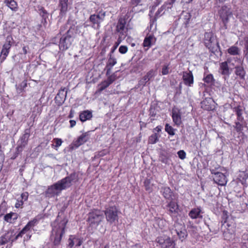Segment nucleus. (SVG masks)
I'll return each instance as SVG.
<instances>
[{
    "label": "nucleus",
    "mask_w": 248,
    "mask_h": 248,
    "mask_svg": "<svg viewBox=\"0 0 248 248\" xmlns=\"http://www.w3.org/2000/svg\"><path fill=\"white\" fill-rule=\"evenodd\" d=\"M29 134L27 133H25L21 138V140L22 141L21 146H25L28 142L29 138Z\"/></svg>",
    "instance_id": "e433bc0d"
},
{
    "label": "nucleus",
    "mask_w": 248,
    "mask_h": 248,
    "mask_svg": "<svg viewBox=\"0 0 248 248\" xmlns=\"http://www.w3.org/2000/svg\"><path fill=\"white\" fill-rule=\"evenodd\" d=\"M12 232H7L4 235L0 237V244L4 245L11 240V237L12 236Z\"/></svg>",
    "instance_id": "c756f323"
},
{
    "label": "nucleus",
    "mask_w": 248,
    "mask_h": 248,
    "mask_svg": "<svg viewBox=\"0 0 248 248\" xmlns=\"http://www.w3.org/2000/svg\"><path fill=\"white\" fill-rule=\"evenodd\" d=\"M46 22H46V20H45V19H43V20H42V23H43V24H44V25L46 24Z\"/></svg>",
    "instance_id": "052dcab7"
},
{
    "label": "nucleus",
    "mask_w": 248,
    "mask_h": 248,
    "mask_svg": "<svg viewBox=\"0 0 248 248\" xmlns=\"http://www.w3.org/2000/svg\"><path fill=\"white\" fill-rule=\"evenodd\" d=\"M108 76L107 80L108 82H109L110 84L113 83L117 78V75L116 74V72L113 73L111 75H107Z\"/></svg>",
    "instance_id": "58836bf2"
},
{
    "label": "nucleus",
    "mask_w": 248,
    "mask_h": 248,
    "mask_svg": "<svg viewBox=\"0 0 248 248\" xmlns=\"http://www.w3.org/2000/svg\"><path fill=\"white\" fill-rule=\"evenodd\" d=\"M107 221L110 224H115L118 220V209L115 206L107 208L105 211Z\"/></svg>",
    "instance_id": "0eeeda50"
},
{
    "label": "nucleus",
    "mask_w": 248,
    "mask_h": 248,
    "mask_svg": "<svg viewBox=\"0 0 248 248\" xmlns=\"http://www.w3.org/2000/svg\"><path fill=\"white\" fill-rule=\"evenodd\" d=\"M240 122V121L236 122L235 123V125L234 126V128L237 132H241L243 129V126Z\"/></svg>",
    "instance_id": "79ce46f5"
},
{
    "label": "nucleus",
    "mask_w": 248,
    "mask_h": 248,
    "mask_svg": "<svg viewBox=\"0 0 248 248\" xmlns=\"http://www.w3.org/2000/svg\"><path fill=\"white\" fill-rule=\"evenodd\" d=\"M71 38L68 35L62 36L60 41L59 47L62 50H65L68 49L71 45Z\"/></svg>",
    "instance_id": "f8f14e48"
},
{
    "label": "nucleus",
    "mask_w": 248,
    "mask_h": 248,
    "mask_svg": "<svg viewBox=\"0 0 248 248\" xmlns=\"http://www.w3.org/2000/svg\"><path fill=\"white\" fill-rule=\"evenodd\" d=\"M155 242L161 248H175V247L174 241L166 235L158 236L156 238Z\"/></svg>",
    "instance_id": "1a4fd4ad"
},
{
    "label": "nucleus",
    "mask_w": 248,
    "mask_h": 248,
    "mask_svg": "<svg viewBox=\"0 0 248 248\" xmlns=\"http://www.w3.org/2000/svg\"><path fill=\"white\" fill-rule=\"evenodd\" d=\"M213 79V76L212 74H208L204 78V81L207 83H211Z\"/></svg>",
    "instance_id": "37998d69"
},
{
    "label": "nucleus",
    "mask_w": 248,
    "mask_h": 248,
    "mask_svg": "<svg viewBox=\"0 0 248 248\" xmlns=\"http://www.w3.org/2000/svg\"><path fill=\"white\" fill-rule=\"evenodd\" d=\"M170 230L172 234L175 233L182 241L187 236V232L185 225L177 221L174 222L173 227L170 228Z\"/></svg>",
    "instance_id": "39448f33"
},
{
    "label": "nucleus",
    "mask_w": 248,
    "mask_h": 248,
    "mask_svg": "<svg viewBox=\"0 0 248 248\" xmlns=\"http://www.w3.org/2000/svg\"><path fill=\"white\" fill-rule=\"evenodd\" d=\"M161 193L163 195L164 197L168 200L173 199V194L170 188L168 186H163L161 188Z\"/></svg>",
    "instance_id": "a211bd4d"
},
{
    "label": "nucleus",
    "mask_w": 248,
    "mask_h": 248,
    "mask_svg": "<svg viewBox=\"0 0 248 248\" xmlns=\"http://www.w3.org/2000/svg\"><path fill=\"white\" fill-rule=\"evenodd\" d=\"M103 248H109V245L108 244H106Z\"/></svg>",
    "instance_id": "680f3d73"
},
{
    "label": "nucleus",
    "mask_w": 248,
    "mask_h": 248,
    "mask_svg": "<svg viewBox=\"0 0 248 248\" xmlns=\"http://www.w3.org/2000/svg\"><path fill=\"white\" fill-rule=\"evenodd\" d=\"M226 234H227V233H225V234H224V237H225V239H227V236H226Z\"/></svg>",
    "instance_id": "0e129e2a"
},
{
    "label": "nucleus",
    "mask_w": 248,
    "mask_h": 248,
    "mask_svg": "<svg viewBox=\"0 0 248 248\" xmlns=\"http://www.w3.org/2000/svg\"><path fill=\"white\" fill-rule=\"evenodd\" d=\"M183 79L185 85L188 86H191L193 84V76L191 71L183 72Z\"/></svg>",
    "instance_id": "2eb2a0df"
},
{
    "label": "nucleus",
    "mask_w": 248,
    "mask_h": 248,
    "mask_svg": "<svg viewBox=\"0 0 248 248\" xmlns=\"http://www.w3.org/2000/svg\"><path fill=\"white\" fill-rule=\"evenodd\" d=\"M169 208V211L171 213H176L178 212V205L174 201H170L169 202L167 205Z\"/></svg>",
    "instance_id": "cd10ccee"
},
{
    "label": "nucleus",
    "mask_w": 248,
    "mask_h": 248,
    "mask_svg": "<svg viewBox=\"0 0 248 248\" xmlns=\"http://www.w3.org/2000/svg\"><path fill=\"white\" fill-rule=\"evenodd\" d=\"M227 51L228 53L232 55H236L240 54V50L237 46H233L229 48Z\"/></svg>",
    "instance_id": "2f4dec72"
},
{
    "label": "nucleus",
    "mask_w": 248,
    "mask_h": 248,
    "mask_svg": "<svg viewBox=\"0 0 248 248\" xmlns=\"http://www.w3.org/2000/svg\"><path fill=\"white\" fill-rule=\"evenodd\" d=\"M18 216V215L17 213L11 212L5 215L4 219L6 222L13 223L17 219Z\"/></svg>",
    "instance_id": "aec40b11"
},
{
    "label": "nucleus",
    "mask_w": 248,
    "mask_h": 248,
    "mask_svg": "<svg viewBox=\"0 0 248 248\" xmlns=\"http://www.w3.org/2000/svg\"><path fill=\"white\" fill-rule=\"evenodd\" d=\"M106 16V12L104 11H100L97 14H93L90 16L89 20L92 23V27L96 30H98L100 28V24L102 23Z\"/></svg>",
    "instance_id": "423d86ee"
},
{
    "label": "nucleus",
    "mask_w": 248,
    "mask_h": 248,
    "mask_svg": "<svg viewBox=\"0 0 248 248\" xmlns=\"http://www.w3.org/2000/svg\"><path fill=\"white\" fill-rule=\"evenodd\" d=\"M116 63L117 59L110 53L105 67V70H107L106 75H108L110 74L113 66Z\"/></svg>",
    "instance_id": "ddd939ff"
},
{
    "label": "nucleus",
    "mask_w": 248,
    "mask_h": 248,
    "mask_svg": "<svg viewBox=\"0 0 248 248\" xmlns=\"http://www.w3.org/2000/svg\"><path fill=\"white\" fill-rule=\"evenodd\" d=\"M40 15L43 19H46L48 18V14L44 8H41L39 9Z\"/></svg>",
    "instance_id": "a19ab883"
},
{
    "label": "nucleus",
    "mask_w": 248,
    "mask_h": 248,
    "mask_svg": "<svg viewBox=\"0 0 248 248\" xmlns=\"http://www.w3.org/2000/svg\"><path fill=\"white\" fill-rule=\"evenodd\" d=\"M158 136L155 133L152 135L149 138V143L151 144H154L158 140Z\"/></svg>",
    "instance_id": "4c0bfd02"
},
{
    "label": "nucleus",
    "mask_w": 248,
    "mask_h": 248,
    "mask_svg": "<svg viewBox=\"0 0 248 248\" xmlns=\"http://www.w3.org/2000/svg\"><path fill=\"white\" fill-rule=\"evenodd\" d=\"M66 222L67 221L64 220L60 222H59L58 220H56L53 223L51 240L55 246H58L60 244L62 236L65 232Z\"/></svg>",
    "instance_id": "f03ea898"
},
{
    "label": "nucleus",
    "mask_w": 248,
    "mask_h": 248,
    "mask_svg": "<svg viewBox=\"0 0 248 248\" xmlns=\"http://www.w3.org/2000/svg\"><path fill=\"white\" fill-rule=\"evenodd\" d=\"M234 110L237 115V119L238 121L242 122L244 118L242 116L243 109L240 106H238L234 108Z\"/></svg>",
    "instance_id": "7c9ffc66"
},
{
    "label": "nucleus",
    "mask_w": 248,
    "mask_h": 248,
    "mask_svg": "<svg viewBox=\"0 0 248 248\" xmlns=\"http://www.w3.org/2000/svg\"><path fill=\"white\" fill-rule=\"evenodd\" d=\"M92 117V113L89 110L84 111L79 115V119L81 121L85 122Z\"/></svg>",
    "instance_id": "a878e982"
},
{
    "label": "nucleus",
    "mask_w": 248,
    "mask_h": 248,
    "mask_svg": "<svg viewBox=\"0 0 248 248\" xmlns=\"http://www.w3.org/2000/svg\"><path fill=\"white\" fill-rule=\"evenodd\" d=\"M70 127L72 128L76 125V122L75 120H70Z\"/></svg>",
    "instance_id": "6e6d98bb"
},
{
    "label": "nucleus",
    "mask_w": 248,
    "mask_h": 248,
    "mask_svg": "<svg viewBox=\"0 0 248 248\" xmlns=\"http://www.w3.org/2000/svg\"><path fill=\"white\" fill-rule=\"evenodd\" d=\"M128 48L125 46H121L119 48V51L121 54H125L127 52Z\"/></svg>",
    "instance_id": "a18cd8bd"
},
{
    "label": "nucleus",
    "mask_w": 248,
    "mask_h": 248,
    "mask_svg": "<svg viewBox=\"0 0 248 248\" xmlns=\"http://www.w3.org/2000/svg\"><path fill=\"white\" fill-rule=\"evenodd\" d=\"M26 85H27V84H26V83L25 82V83H24V84L23 87H25L26 86Z\"/></svg>",
    "instance_id": "e2e57ef3"
},
{
    "label": "nucleus",
    "mask_w": 248,
    "mask_h": 248,
    "mask_svg": "<svg viewBox=\"0 0 248 248\" xmlns=\"http://www.w3.org/2000/svg\"><path fill=\"white\" fill-rule=\"evenodd\" d=\"M82 241L73 236H70L68 239V247L72 248L74 245L76 246H80L82 244Z\"/></svg>",
    "instance_id": "412c9836"
},
{
    "label": "nucleus",
    "mask_w": 248,
    "mask_h": 248,
    "mask_svg": "<svg viewBox=\"0 0 248 248\" xmlns=\"http://www.w3.org/2000/svg\"><path fill=\"white\" fill-rule=\"evenodd\" d=\"M165 131L170 135L173 136L175 134L174 129L169 124H166L165 125Z\"/></svg>",
    "instance_id": "ea45409f"
},
{
    "label": "nucleus",
    "mask_w": 248,
    "mask_h": 248,
    "mask_svg": "<svg viewBox=\"0 0 248 248\" xmlns=\"http://www.w3.org/2000/svg\"><path fill=\"white\" fill-rule=\"evenodd\" d=\"M14 43L13 37L11 35H8L6 37L5 43L2 46V48L0 55V61L2 62L8 56L10 49Z\"/></svg>",
    "instance_id": "6e6552de"
},
{
    "label": "nucleus",
    "mask_w": 248,
    "mask_h": 248,
    "mask_svg": "<svg viewBox=\"0 0 248 248\" xmlns=\"http://www.w3.org/2000/svg\"><path fill=\"white\" fill-rule=\"evenodd\" d=\"M245 47L246 49L247 52L248 53V37L245 38Z\"/></svg>",
    "instance_id": "864d4df0"
},
{
    "label": "nucleus",
    "mask_w": 248,
    "mask_h": 248,
    "mask_svg": "<svg viewBox=\"0 0 248 248\" xmlns=\"http://www.w3.org/2000/svg\"><path fill=\"white\" fill-rule=\"evenodd\" d=\"M60 93H61L60 92L59 93H58L57 94V96L59 95V94H60Z\"/></svg>",
    "instance_id": "774afa93"
},
{
    "label": "nucleus",
    "mask_w": 248,
    "mask_h": 248,
    "mask_svg": "<svg viewBox=\"0 0 248 248\" xmlns=\"http://www.w3.org/2000/svg\"><path fill=\"white\" fill-rule=\"evenodd\" d=\"M201 212V211L199 208H194L190 211L189 216L192 219L202 217Z\"/></svg>",
    "instance_id": "393cba45"
},
{
    "label": "nucleus",
    "mask_w": 248,
    "mask_h": 248,
    "mask_svg": "<svg viewBox=\"0 0 248 248\" xmlns=\"http://www.w3.org/2000/svg\"><path fill=\"white\" fill-rule=\"evenodd\" d=\"M20 148V146L17 147V150H19Z\"/></svg>",
    "instance_id": "69168bd1"
},
{
    "label": "nucleus",
    "mask_w": 248,
    "mask_h": 248,
    "mask_svg": "<svg viewBox=\"0 0 248 248\" xmlns=\"http://www.w3.org/2000/svg\"><path fill=\"white\" fill-rule=\"evenodd\" d=\"M156 40V38L153 35H148L143 41V46L147 47L148 49L152 45L155 43Z\"/></svg>",
    "instance_id": "f3484780"
},
{
    "label": "nucleus",
    "mask_w": 248,
    "mask_h": 248,
    "mask_svg": "<svg viewBox=\"0 0 248 248\" xmlns=\"http://www.w3.org/2000/svg\"><path fill=\"white\" fill-rule=\"evenodd\" d=\"M177 154L179 157L181 159H184L186 158V154L183 150L178 151Z\"/></svg>",
    "instance_id": "49530a36"
},
{
    "label": "nucleus",
    "mask_w": 248,
    "mask_h": 248,
    "mask_svg": "<svg viewBox=\"0 0 248 248\" xmlns=\"http://www.w3.org/2000/svg\"><path fill=\"white\" fill-rule=\"evenodd\" d=\"M162 129V127L161 126H157L156 127V128L155 129V131H156L157 132H159Z\"/></svg>",
    "instance_id": "13d9d810"
},
{
    "label": "nucleus",
    "mask_w": 248,
    "mask_h": 248,
    "mask_svg": "<svg viewBox=\"0 0 248 248\" xmlns=\"http://www.w3.org/2000/svg\"><path fill=\"white\" fill-rule=\"evenodd\" d=\"M167 4H164V5H163L162 6H161L157 11V13L158 14H160L161 12H162L165 8V7H166V5Z\"/></svg>",
    "instance_id": "5fc2aeb1"
},
{
    "label": "nucleus",
    "mask_w": 248,
    "mask_h": 248,
    "mask_svg": "<svg viewBox=\"0 0 248 248\" xmlns=\"http://www.w3.org/2000/svg\"><path fill=\"white\" fill-rule=\"evenodd\" d=\"M104 218L103 214L100 210H94L89 214L88 222L92 226H97Z\"/></svg>",
    "instance_id": "20e7f679"
},
{
    "label": "nucleus",
    "mask_w": 248,
    "mask_h": 248,
    "mask_svg": "<svg viewBox=\"0 0 248 248\" xmlns=\"http://www.w3.org/2000/svg\"><path fill=\"white\" fill-rule=\"evenodd\" d=\"M156 75L155 71L153 69L150 70L147 74L144 76L140 81L139 84L140 85L144 86L146 83L151 79L154 78Z\"/></svg>",
    "instance_id": "dca6fc26"
},
{
    "label": "nucleus",
    "mask_w": 248,
    "mask_h": 248,
    "mask_svg": "<svg viewBox=\"0 0 248 248\" xmlns=\"http://www.w3.org/2000/svg\"><path fill=\"white\" fill-rule=\"evenodd\" d=\"M67 1L68 0H60V5L61 7V11L65 12L67 8Z\"/></svg>",
    "instance_id": "c9c22d12"
},
{
    "label": "nucleus",
    "mask_w": 248,
    "mask_h": 248,
    "mask_svg": "<svg viewBox=\"0 0 248 248\" xmlns=\"http://www.w3.org/2000/svg\"><path fill=\"white\" fill-rule=\"evenodd\" d=\"M22 50L24 54H27V49L26 46H23L22 48Z\"/></svg>",
    "instance_id": "bf43d9fd"
},
{
    "label": "nucleus",
    "mask_w": 248,
    "mask_h": 248,
    "mask_svg": "<svg viewBox=\"0 0 248 248\" xmlns=\"http://www.w3.org/2000/svg\"><path fill=\"white\" fill-rule=\"evenodd\" d=\"M36 222V220H33L29 221L27 224L23 228V229L19 232V233L16 236L15 240H16L18 237H21L23 234L30 231L31 229L35 226Z\"/></svg>",
    "instance_id": "4468645a"
},
{
    "label": "nucleus",
    "mask_w": 248,
    "mask_h": 248,
    "mask_svg": "<svg viewBox=\"0 0 248 248\" xmlns=\"http://www.w3.org/2000/svg\"><path fill=\"white\" fill-rule=\"evenodd\" d=\"M219 71L222 75L229 76L230 74V69L226 62L220 63Z\"/></svg>",
    "instance_id": "6ab92c4d"
},
{
    "label": "nucleus",
    "mask_w": 248,
    "mask_h": 248,
    "mask_svg": "<svg viewBox=\"0 0 248 248\" xmlns=\"http://www.w3.org/2000/svg\"><path fill=\"white\" fill-rule=\"evenodd\" d=\"M141 2V0H131L130 3L131 5L133 6H137L138 5H140Z\"/></svg>",
    "instance_id": "3c124183"
},
{
    "label": "nucleus",
    "mask_w": 248,
    "mask_h": 248,
    "mask_svg": "<svg viewBox=\"0 0 248 248\" xmlns=\"http://www.w3.org/2000/svg\"><path fill=\"white\" fill-rule=\"evenodd\" d=\"M111 84L108 82L107 80H105L103 81H102L99 85V91L101 92L105 90L106 88L108 87Z\"/></svg>",
    "instance_id": "f704fd0d"
},
{
    "label": "nucleus",
    "mask_w": 248,
    "mask_h": 248,
    "mask_svg": "<svg viewBox=\"0 0 248 248\" xmlns=\"http://www.w3.org/2000/svg\"><path fill=\"white\" fill-rule=\"evenodd\" d=\"M156 223L158 228L161 230H165L167 227V222L163 219H157Z\"/></svg>",
    "instance_id": "473e14b6"
},
{
    "label": "nucleus",
    "mask_w": 248,
    "mask_h": 248,
    "mask_svg": "<svg viewBox=\"0 0 248 248\" xmlns=\"http://www.w3.org/2000/svg\"><path fill=\"white\" fill-rule=\"evenodd\" d=\"M175 0H171V2L166 3V4H168L170 5V6H168L167 8L168 9L171 8L172 4L175 2Z\"/></svg>",
    "instance_id": "4d7b16f0"
},
{
    "label": "nucleus",
    "mask_w": 248,
    "mask_h": 248,
    "mask_svg": "<svg viewBox=\"0 0 248 248\" xmlns=\"http://www.w3.org/2000/svg\"><path fill=\"white\" fill-rule=\"evenodd\" d=\"M122 41L121 38L119 37L117 40V41L115 43V46L113 50H111V53H113L115 49L117 47V46L119 45Z\"/></svg>",
    "instance_id": "603ef678"
},
{
    "label": "nucleus",
    "mask_w": 248,
    "mask_h": 248,
    "mask_svg": "<svg viewBox=\"0 0 248 248\" xmlns=\"http://www.w3.org/2000/svg\"><path fill=\"white\" fill-rule=\"evenodd\" d=\"M218 15L225 29H227V24L231 18L232 17V12L230 6L224 5L218 11Z\"/></svg>",
    "instance_id": "7ed1b4c3"
},
{
    "label": "nucleus",
    "mask_w": 248,
    "mask_h": 248,
    "mask_svg": "<svg viewBox=\"0 0 248 248\" xmlns=\"http://www.w3.org/2000/svg\"><path fill=\"white\" fill-rule=\"evenodd\" d=\"M144 184L146 190L151 192L153 191V184L151 183V180L146 179L145 180Z\"/></svg>",
    "instance_id": "72a5a7b5"
},
{
    "label": "nucleus",
    "mask_w": 248,
    "mask_h": 248,
    "mask_svg": "<svg viewBox=\"0 0 248 248\" xmlns=\"http://www.w3.org/2000/svg\"><path fill=\"white\" fill-rule=\"evenodd\" d=\"M205 44L206 46H209L214 40L213 34L212 32H206L204 34Z\"/></svg>",
    "instance_id": "bb28decb"
},
{
    "label": "nucleus",
    "mask_w": 248,
    "mask_h": 248,
    "mask_svg": "<svg viewBox=\"0 0 248 248\" xmlns=\"http://www.w3.org/2000/svg\"><path fill=\"white\" fill-rule=\"evenodd\" d=\"M169 64H165L163 65L162 69V74L163 75H166L169 73Z\"/></svg>",
    "instance_id": "c03bdc74"
},
{
    "label": "nucleus",
    "mask_w": 248,
    "mask_h": 248,
    "mask_svg": "<svg viewBox=\"0 0 248 248\" xmlns=\"http://www.w3.org/2000/svg\"><path fill=\"white\" fill-rule=\"evenodd\" d=\"M76 177L75 173H72L69 176L58 181L48 187L46 192V195L51 197L59 195L62 190L71 186L72 182L75 180Z\"/></svg>",
    "instance_id": "f257e3e1"
},
{
    "label": "nucleus",
    "mask_w": 248,
    "mask_h": 248,
    "mask_svg": "<svg viewBox=\"0 0 248 248\" xmlns=\"http://www.w3.org/2000/svg\"><path fill=\"white\" fill-rule=\"evenodd\" d=\"M172 118L173 122L177 125H180L182 123L181 116L180 112L176 111H172Z\"/></svg>",
    "instance_id": "5701e85b"
},
{
    "label": "nucleus",
    "mask_w": 248,
    "mask_h": 248,
    "mask_svg": "<svg viewBox=\"0 0 248 248\" xmlns=\"http://www.w3.org/2000/svg\"><path fill=\"white\" fill-rule=\"evenodd\" d=\"M4 3L12 10L16 11L17 9V4L15 0H4Z\"/></svg>",
    "instance_id": "c85d7f7f"
},
{
    "label": "nucleus",
    "mask_w": 248,
    "mask_h": 248,
    "mask_svg": "<svg viewBox=\"0 0 248 248\" xmlns=\"http://www.w3.org/2000/svg\"><path fill=\"white\" fill-rule=\"evenodd\" d=\"M29 196V194L28 192H24L21 194L20 196V200L23 201V202L26 201L28 200Z\"/></svg>",
    "instance_id": "de8ad7c7"
},
{
    "label": "nucleus",
    "mask_w": 248,
    "mask_h": 248,
    "mask_svg": "<svg viewBox=\"0 0 248 248\" xmlns=\"http://www.w3.org/2000/svg\"><path fill=\"white\" fill-rule=\"evenodd\" d=\"M235 73L241 79H244L246 72L242 66H237L235 67Z\"/></svg>",
    "instance_id": "b1692460"
},
{
    "label": "nucleus",
    "mask_w": 248,
    "mask_h": 248,
    "mask_svg": "<svg viewBox=\"0 0 248 248\" xmlns=\"http://www.w3.org/2000/svg\"><path fill=\"white\" fill-rule=\"evenodd\" d=\"M125 22L123 19H120L117 26V31L123 35H126V30L125 28Z\"/></svg>",
    "instance_id": "4be33fe9"
},
{
    "label": "nucleus",
    "mask_w": 248,
    "mask_h": 248,
    "mask_svg": "<svg viewBox=\"0 0 248 248\" xmlns=\"http://www.w3.org/2000/svg\"><path fill=\"white\" fill-rule=\"evenodd\" d=\"M192 0H188V2H189L190 1H191ZM187 2V1H186Z\"/></svg>",
    "instance_id": "338daca9"
},
{
    "label": "nucleus",
    "mask_w": 248,
    "mask_h": 248,
    "mask_svg": "<svg viewBox=\"0 0 248 248\" xmlns=\"http://www.w3.org/2000/svg\"><path fill=\"white\" fill-rule=\"evenodd\" d=\"M89 139V132H86L80 135L78 139L73 141L71 144V148L75 149L78 147L86 142Z\"/></svg>",
    "instance_id": "9b49d317"
},
{
    "label": "nucleus",
    "mask_w": 248,
    "mask_h": 248,
    "mask_svg": "<svg viewBox=\"0 0 248 248\" xmlns=\"http://www.w3.org/2000/svg\"><path fill=\"white\" fill-rule=\"evenodd\" d=\"M211 171L214 175L213 180L216 183L220 186H225L227 184L226 177L223 173L216 172L214 170H212Z\"/></svg>",
    "instance_id": "9d476101"
},
{
    "label": "nucleus",
    "mask_w": 248,
    "mask_h": 248,
    "mask_svg": "<svg viewBox=\"0 0 248 248\" xmlns=\"http://www.w3.org/2000/svg\"><path fill=\"white\" fill-rule=\"evenodd\" d=\"M23 202H24L23 201L20 200V199H18L17 200L16 203L15 204V207L16 208L21 207L22 206Z\"/></svg>",
    "instance_id": "8fccbe9b"
},
{
    "label": "nucleus",
    "mask_w": 248,
    "mask_h": 248,
    "mask_svg": "<svg viewBox=\"0 0 248 248\" xmlns=\"http://www.w3.org/2000/svg\"><path fill=\"white\" fill-rule=\"evenodd\" d=\"M55 142L56 143L55 147L58 148L60 147L62 143V140L61 139L56 138L54 139Z\"/></svg>",
    "instance_id": "09e8293b"
}]
</instances>
